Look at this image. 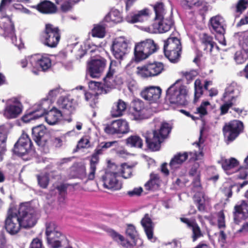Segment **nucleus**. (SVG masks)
I'll list each match as a JSON object with an SVG mask.
<instances>
[{"label":"nucleus","instance_id":"4d7b16f0","mask_svg":"<svg viewBox=\"0 0 248 248\" xmlns=\"http://www.w3.org/2000/svg\"><path fill=\"white\" fill-rule=\"evenodd\" d=\"M181 74L183 78L187 80V83H189L197 76L198 73L196 71L192 70L190 71H183L181 72Z\"/></svg>","mask_w":248,"mask_h":248},{"label":"nucleus","instance_id":"37998d69","mask_svg":"<svg viewBox=\"0 0 248 248\" xmlns=\"http://www.w3.org/2000/svg\"><path fill=\"white\" fill-rule=\"evenodd\" d=\"M12 0H1L0 4V12L2 14V18H6L10 23V26L12 29H14V23L12 20L11 16L5 14V7L10 4Z\"/></svg>","mask_w":248,"mask_h":248},{"label":"nucleus","instance_id":"7c9ffc66","mask_svg":"<svg viewBox=\"0 0 248 248\" xmlns=\"http://www.w3.org/2000/svg\"><path fill=\"white\" fill-rule=\"evenodd\" d=\"M149 14V10L144 9L137 13L131 12L125 16L126 21L130 23H135L141 22L143 20V16H147Z\"/></svg>","mask_w":248,"mask_h":248},{"label":"nucleus","instance_id":"72a5a7b5","mask_svg":"<svg viewBox=\"0 0 248 248\" xmlns=\"http://www.w3.org/2000/svg\"><path fill=\"white\" fill-rule=\"evenodd\" d=\"M188 154L192 153L184 152L179 153L174 156L170 162V166L172 168H177L182 165L188 158Z\"/></svg>","mask_w":248,"mask_h":248},{"label":"nucleus","instance_id":"f3484780","mask_svg":"<svg viewBox=\"0 0 248 248\" xmlns=\"http://www.w3.org/2000/svg\"><path fill=\"white\" fill-rule=\"evenodd\" d=\"M128 43L123 37L116 38L113 41L111 50L114 57L118 60L121 61L127 53Z\"/></svg>","mask_w":248,"mask_h":248},{"label":"nucleus","instance_id":"dca6fc26","mask_svg":"<svg viewBox=\"0 0 248 248\" xmlns=\"http://www.w3.org/2000/svg\"><path fill=\"white\" fill-rule=\"evenodd\" d=\"M162 90L158 86H149L144 88L140 93V96L150 104L156 103L159 101Z\"/></svg>","mask_w":248,"mask_h":248},{"label":"nucleus","instance_id":"0e129e2a","mask_svg":"<svg viewBox=\"0 0 248 248\" xmlns=\"http://www.w3.org/2000/svg\"><path fill=\"white\" fill-rule=\"evenodd\" d=\"M234 60L237 64H243L245 62L247 58L244 57L241 52L237 51L235 53Z\"/></svg>","mask_w":248,"mask_h":248},{"label":"nucleus","instance_id":"4c0bfd02","mask_svg":"<svg viewBox=\"0 0 248 248\" xmlns=\"http://www.w3.org/2000/svg\"><path fill=\"white\" fill-rule=\"evenodd\" d=\"M104 20L107 22H112L117 24L122 22L123 20V18L121 13L118 10L112 9L106 15Z\"/></svg>","mask_w":248,"mask_h":248},{"label":"nucleus","instance_id":"39448f33","mask_svg":"<svg viewBox=\"0 0 248 248\" xmlns=\"http://www.w3.org/2000/svg\"><path fill=\"white\" fill-rule=\"evenodd\" d=\"M178 81L172 84L166 91V99L170 104L185 106L188 103L186 100L187 91L184 85H177Z\"/></svg>","mask_w":248,"mask_h":248},{"label":"nucleus","instance_id":"bf43d9fd","mask_svg":"<svg viewBox=\"0 0 248 248\" xmlns=\"http://www.w3.org/2000/svg\"><path fill=\"white\" fill-rule=\"evenodd\" d=\"M121 174L124 178H128L132 175L131 168L125 164L121 166Z\"/></svg>","mask_w":248,"mask_h":248},{"label":"nucleus","instance_id":"c9c22d12","mask_svg":"<svg viewBox=\"0 0 248 248\" xmlns=\"http://www.w3.org/2000/svg\"><path fill=\"white\" fill-rule=\"evenodd\" d=\"M200 41L202 44L204 46V50L212 52L215 43L213 38L207 33H203L200 36Z\"/></svg>","mask_w":248,"mask_h":248},{"label":"nucleus","instance_id":"473e14b6","mask_svg":"<svg viewBox=\"0 0 248 248\" xmlns=\"http://www.w3.org/2000/svg\"><path fill=\"white\" fill-rule=\"evenodd\" d=\"M162 181L158 174L152 172L150 175V179L145 184L146 190L156 189L159 187Z\"/></svg>","mask_w":248,"mask_h":248},{"label":"nucleus","instance_id":"7ed1b4c3","mask_svg":"<svg viewBox=\"0 0 248 248\" xmlns=\"http://www.w3.org/2000/svg\"><path fill=\"white\" fill-rule=\"evenodd\" d=\"M45 234L47 243L51 248H60L62 247L63 243H69L66 236L59 231L57 226L53 222L46 224Z\"/></svg>","mask_w":248,"mask_h":248},{"label":"nucleus","instance_id":"1a4fd4ad","mask_svg":"<svg viewBox=\"0 0 248 248\" xmlns=\"http://www.w3.org/2000/svg\"><path fill=\"white\" fill-rule=\"evenodd\" d=\"M244 130V124L238 120H233L225 123L222 128L224 136L228 142L234 141Z\"/></svg>","mask_w":248,"mask_h":248},{"label":"nucleus","instance_id":"9b49d317","mask_svg":"<svg viewBox=\"0 0 248 248\" xmlns=\"http://www.w3.org/2000/svg\"><path fill=\"white\" fill-rule=\"evenodd\" d=\"M89 87L91 91L85 93V98L92 108H94L98 102L99 95L106 93L107 92L101 82L91 81L89 83Z\"/></svg>","mask_w":248,"mask_h":248},{"label":"nucleus","instance_id":"a19ab883","mask_svg":"<svg viewBox=\"0 0 248 248\" xmlns=\"http://www.w3.org/2000/svg\"><path fill=\"white\" fill-rule=\"evenodd\" d=\"M125 144L130 147L141 148L143 146V140L138 135H131L125 140Z\"/></svg>","mask_w":248,"mask_h":248},{"label":"nucleus","instance_id":"b1692460","mask_svg":"<svg viewBox=\"0 0 248 248\" xmlns=\"http://www.w3.org/2000/svg\"><path fill=\"white\" fill-rule=\"evenodd\" d=\"M116 62L111 61L108 71L103 78L104 85L108 88H113L116 85L114 75L116 73Z\"/></svg>","mask_w":248,"mask_h":248},{"label":"nucleus","instance_id":"2eb2a0df","mask_svg":"<svg viewBox=\"0 0 248 248\" xmlns=\"http://www.w3.org/2000/svg\"><path fill=\"white\" fill-rule=\"evenodd\" d=\"M118 175L117 172L107 170L101 177L104 187L113 191L121 189L122 184L118 180Z\"/></svg>","mask_w":248,"mask_h":248},{"label":"nucleus","instance_id":"bb28decb","mask_svg":"<svg viewBox=\"0 0 248 248\" xmlns=\"http://www.w3.org/2000/svg\"><path fill=\"white\" fill-rule=\"evenodd\" d=\"M22 109L21 103L9 105L4 109V116L9 119L17 118L21 113Z\"/></svg>","mask_w":248,"mask_h":248},{"label":"nucleus","instance_id":"de8ad7c7","mask_svg":"<svg viewBox=\"0 0 248 248\" xmlns=\"http://www.w3.org/2000/svg\"><path fill=\"white\" fill-rule=\"evenodd\" d=\"M99 161L91 158L90 161L89 172L88 174V180H93L95 178V173L96 170V166Z\"/></svg>","mask_w":248,"mask_h":248},{"label":"nucleus","instance_id":"423d86ee","mask_svg":"<svg viewBox=\"0 0 248 248\" xmlns=\"http://www.w3.org/2000/svg\"><path fill=\"white\" fill-rule=\"evenodd\" d=\"M158 49L159 46L151 39H146L136 43L134 48L135 61L140 62L144 60L156 52Z\"/></svg>","mask_w":248,"mask_h":248},{"label":"nucleus","instance_id":"e2e57ef3","mask_svg":"<svg viewBox=\"0 0 248 248\" xmlns=\"http://www.w3.org/2000/svg\"><path fill=\"white\" fill-rule=\"evenodd\" d=\"M202 0H185V4L189 9L194 7H199L202 5Z\"/></svg>","mask_w":248,"mask_h":248},{"label":"nucleus","instance_id":"79ce46f5","mask_svg":"<svg viewBox=\"0 0 248 248\" xmlns=\"http://www.w3.org/2000/svg\"><path fill=\"white\" fill-rule=\"evenodd\" d=\"M7 135L4 126L0 125V154H3L6 151V140Z\"/></svg>","mask_w":248,"mask_h":248},{"label":"nucleus","instance_id":"69168bd1","mask_svg":"<svg viewBox=\"0 0 248 248\" xmlns=\"http://www.w3.org/2000/svg\"><path fill=\"white\" fill-rule=\"evenodd\" d=\"M234 186H233V185H231L229 186H225L223 188V193L224 195L227 198V200H228L229 198H231L232 195V189L235 188Z\"/></svg>","mask_w":248,"mask_h":248},{"label":"nucleus","instance_id":"864d4df0","mask_svg":"<svg viewBox=\"0 0 248 248\" xmlns=\"http://www.w3.org/2000/svg\"><path fill=\"white\" fill-rule=\"evenodd\" d=\"M248 1L247 0H239L235 6V13L241 15L247 8Z\"/></svg>","mask_w":248,"mask_h":248},{"label":"nucleus","instance_id":"8fccbe9b","mask_svg":"<svg viewBox=\"0 0 248 248\" xmlns=\"http://www.w3.org/2000/svg\"><path fill=\"white\" fill-rule=\"evenodd\" d=\"M92 35L93 37L103 38L105 35V29L101 25L95 26L92 30Z\"/></svg>","mask_w":248,"mask_h":248},{"label":"nucleus","instance_id":"5701e85b","mask_svg":"<svg viewBox=\"0 0 248 248\" xmlns=\"http://www.w3.org/2000/svg\"><path fill=\"white\" fill-rule=\"evenodd\" d=\"M173 22L171 18H164L154 21L152 26L155 32L164 33L168 31L173 25Z\"/></svg>","mask_w":248,"mask_h":248},{"label":"nucleus","instance_id":"6e6d98bb","mask_svg":"<svg viewBox=\"0 0 248 248\" xmlns=\"http://www.w3.org/2000/svg\"><path fill=\"white\" fill-rule=\"evenodd\" d=\"M121 245L125 248H135L137 245L136 239L132 238H124L121 242Z\"/></svg>","mask_w":248,"mask_h":248},{"label":"nucleus","instance_id":"ddd939ff","mask_svg":"<svg viewBox=\"0 0 248 248\" xmlns=\"http://www.w3.org/2000/svg\"><path fill=\"white\" fill-rule=\"evenodd\" d=\"M131 109V114L135 120H142L149 118V110L148 107L140 99H135L132 101Z\"/></svg>","mask_w":248,"mask_h":248},{"label":"nucleus","instance_id":"aec40b11","mask_svg":"<svg viewBox=\"0 0 248 248\" xmlns=\"http://www.w3.org/2000/svg\"><path fill=\"white\" fill-rule=\"evenodd\" d=\"M58 107L65 115H70L75 111L77 102L70 96H62L57 101Z\"/></svg>","mask_w":248,"mask_h":248},{"label":"nucleus","instance_id":"c85d7f7f","mask_svg":"<svg viewBox=\"0 0 248 248\" xmlns=\"http://www.w3.org/2000/svg\"><path fill=\"white\" fill-rule=\"evenodd\" d=\"M36 9L44 14H52L57 12L56 6L51 1L45 0L41 1L36 6Z\"/></svg>","mask_w":248,"mask_h":248},{"label":"nucleus","instance_id":"0eeeda50","mask_svg":"<svg viewBox=\"0 0 248 248\" xmlns=\"http://www.w3.org/2000/svg\"><path fill=\"white\" fill-rule=\"evenodd\" d=\"M16 212L22 227L31 228L36 224V213L30 203L28 202L21 203Z\"/></svg>","mask_w":248,"mask_h":248},{"label":"nucleus","instance_id":"412c9836","mask_svg":"<svg viewBox=\"0 0 248 248\" xmlns=\"http://www.w3.org/2000/svg\"><path fill=\"white\" fill-rule=\"evenodd\" d=\"M46 112V108L43 103H40L31 110L26 112L22 117L21 120L24 123H29L43 117Z\"/></svg>","mask_w":248,"mask_h":248},{"label":"nucleus","instance_id":"ea45409f","mask_svg":"<svg viewBox=\"0 0 248 248\" xmlns=\"http://www.w3.org/2000/svg\"><path fill=\"white\" fill-rule=\"evenodd\" d=\"M62 145V140L59 138H50V135L49 138L46 140L42 149L46 153L49 149L52 147H60Z\"/></svg>","mask_w":248,"mask_h":248},{"label":"nucleus","instance_id":"9d476101","mask_svg":"<svg viewBox=\"0 0 248 248\" xmlns=\"http://www.w3.org/2000/svg\"><path fill=\"white\" fill-rule=\"evenodd\" d=\"M164 70L163 63L155 62L146 63L142 66H138L136 73L138 75L143 78H148L157 76Z\"/></svg>","mask_w":248,"mask_h":248},{"label":"nucleus","instance_id":"052dcab7","mask_svg":"<svg viewBox=\"0 0 248 248\" xmlns=\"http://www.w3.org/2000/svg\"><path fill=\"white\" fill-rule=\"evenodd\" d=\"M217 226L219 229L225 228V215L223 211H220L217 214Z\"/></svg>","mask_w":248,"mask_h":248},{"label":"nucleus","instance_id":"cd10ccee","mask_svg":"<svg viewBox=\"0 0 248 248\" xmlns=\"http://www.w3.org/2000/svg\"><path fill=\"white\" fill-rule=\"evenodd\" d=\"M117 143L118 141L116 140L108 142L103 141L101 142L97 146L94 153L91 156V158L99 161V155L104 154L108 149L117 144Z\"/></svg>","mask_w":248,"mask_h":248},{"label":"nucleus","instance_id":"c03bdc74","mask_svg":"<svg viewBox=\"0 0 248 248\" xmlns=\"http://www.w3.org/2000/svg\"><path fill=\"white\" fill-rule=\"evenodd\" d=\"M58 4H61V9L63 12H67L70 10L72 5L79 1V0H55Z\"/></svg>","mask_w":248,"mask_h":248},{"label":"nucleus","instance_id":"603ef678","mask_svg":"<svg viewBox=\"0 0 248 248\" xmlns=\"http://www.w3.org/2000/svg\"><path fill=\"white\" fill-rule=\"evenodd\" d=\"M125 234L127 238L136 239L137 231L133 224H129L127 225Z\"/></svg>","mask_w":248,"mask_h":248},{"label":"nucleus","instance_id":"6ab92c4d","mask_svg":"<svg viewBox=\"0 0 248 248\" xmlns=\"http://www.w3.org/2000/svg\"><path fill=\"white\" fill-rule=\"evenodd\" d=\"M49 134L43 125H39L32 128V138L37 145L43 148Z\"/></svg>","mask_w":248,"mask_h":248},{"label":"nucleus","instance_id":"774afa93","mask_svg":"<svg viewBox=\"0 0 248 248\" xmlns=\"http://www.w3.org/2000/svg\"><path fill=\"white\" fill-rule=\"evenodd\" d=\"M192 186L196 190H201L202 189V185L201 183L200 176L198 175L193 180L192 183Z\"/></svg>","mask_w":248,"mask_h":248},{"label":"nucleus","instance_id":"338daca9","mask_svg":"<svg viewBox=\"0 0 248 248\" xmlns=\"http://www.w3.org/2000/svg\"><path fill=\"white\" fill-rule=\"evenodd\" d=\"M30 248H43L42 241L38 238H34L31 243Z\"/></svg>","mask_w":248,"mask_h":248},{"label":"nucleus","instance_id":"58836bf2","mask_svg":"<svg viewBox=\"0 0 248 248\" xmlns=\"http://www.w3.org/2000/svg\"><path fill=\"white\" fill-rule=\"evenodd\" d=\"M154 12L155 13V21H157L158 19H162L164 17L166 13L165 5L163 2L161 1H158L152 5Z\"/></svg>","mask_w":248,"mask_h":248},{"label":"nucleus","instance_id":"a878e982","mask_svg":"<svg viewBox=\"0 0 248 248\" xmlns=\"http://www.w3.org/2000/svg\"><path fill=\"white\" fill-rule=\"evenodd\" d=\"M45 120L49 125L56 124L62 116V112L56 107H53L50 110L47 111L46 108Z\"/></svg>","mask_w":248,"mask_h":248},{"label":"nucleus","instance_id":"13d9d810","mask_svg":"<svg viewBox=\"0 0 248 248\" xmlns=\"http://www.w3.org/2000/svg\"><path fill=\"white\" fill-rule=\"evenodd\" d=\"M37 181L39 186L42 188H46L49 182V178L46 175H38Z\"/></svg>","mask_w":248,"mask_h":248},{"label":"nucleus","instance_id":"6e6552de","mask_svg":"<svg viewBox=\"0 0 248 248\" xmlns=\"http://www.w3.org/2000/svg\"><path fill=\"white\" fill-rule=\"evenodd\" d=\"M182 44L180 39L176 37H170L164 41L165 56L172 62H178L182 53Z\"/></svg>","mask_w":248,"mask_h":248},{"label":"nucleus","instance_id":"a18cd8bd","mask_svg":"<svg viewBox=\"0 0 248 248\" xmlns=\"http://www.w3.org/2000/svg\"><path fill=\"white\" fill-rule=\"evenodd\" d=\"M69 185L68 184L61 183L55 187L59 194V200L63 201L67 195V188Z\"/></svg>","mask_w":248,"mask_h":248},{"label":"nucleus","instance_id":"5fc2aeb1","mask_svg":"<svg viewBox=\"0 0 248 248\" xmlns=\"http://www.w3.org/2000/svg\"><path fill=\"white\" fill-rule=\"evenodd\" d=\"M104 131L109 135L118 134L117 120L113 121L110 124H108L105 127Z\"/></svg>","mask_w":248,"mask_h":248},{"label":"nucleus","instance_id":"f257e3e1","mask_svg":"<svg viewBox=\"0 0 248 248\" xmlns=\"http://www.w3.org/2000/svg\"><path fill=\"white\" fill-rule=\"evenodd\" d=\"M171 129V124L163 121L158 127L146 131L142 136L147 147L153 152L160 150L161 144L168 138Z\"/></svg>","mask_w":248,"mask_h":248},{"label":"nucleus","instance_id":"09e8293b","mask_svg":"<svg viewBox=\"0 0 248 248\" xmlns=\"http://www.w3.org/2000/svg\"><path fill=\"white\" fill-rule=\"evenodd\" d=\"M236 99V97L234 96H231V99L228 102L224 103L220 107V115H224L228 112L230 108H232L233 105V101Z\"/></svg>","mask_w":248,"mask_h":248},{"label":"nucleus","instance_id":"2f4dec72","mask_svg":"<svg viewBox=\"0 0 248 248\" xmlns=\"http://www.w3.org/2000/svg\"><path fill=\"white\" fill-rule=\"evenodd\" d=\"M141 224L144 228L148 239L151 240L154 235V225L148 214H146L141 220Z\"/></svg>","mask_w":248,"mask_h":248},{"label":"nucleus","instance_id":"c756f323","mask_svg":"<svg viewBox=\"0 0 248 248\" xmlns=\"http://www.w3.org/2000/svg\"><path fill=\"white\" fill-rule=\"evenodd\" d=\"M127 108L126 103L123 100L119 99L114 103L110 111L112 117L115 118L122 116Z\"/></svg>","mask_w":248,"mask_h":248},{"label":"nucleus","instance_id":"49530a36","mask_svg":"<svg viewBox=\"0 0 248 248\" xmlns=\"http://www.w3.org/2000/svg\"><path fill=\"white\" fill-rule=\"evenodd\" d=\"M118 134H126L129 131L128 123L124 120H117Z\"/></svg>","mask_w":248,"mask_h":248},{"label":"nucleus","instance_id":"4468645a","mask_svg":"<svg viewBox=\"0 0 248 248\" xmlns=\"http://www.w3.org/2000/svg\"><path fill=\"white\" fill-rule=\"evenodd\" d=\"M29 63L33 68L43 72L47 71L51 67V59L46 55L36 54L29 56Z\"/></svg>","mask_w":248,"mask_h":248},{"label":"nucleus","instance_id":"20e7f679","mask_svg":"<svg viewBox=\"0 0 248 248\" xmlns=\"http://www.w3.org/2000/svg\"><path fill=\"white\" fill-rule=\"evenodd\" d=\"M61 38V30L58 27L52 24H46L40 35V41L42 44L50 48H55L59 44Z\"/></svg>","mask_w":248,"mask_h":248},{"label":"nucleus","instance_id":"a211bd4d","mask_svg":"<svg viewBox=\"0 0 248 248\" xmlns=\"http://www.w3.org/2000/svg\"><path fill=\"white\" fill-rule=\"evenodd\" d=\"M107 60L103 58L92 60L88 63V73L93 78L101 76L106 67Z\"/></svg>","mask_w":248,"mask_h":248},{"label":"nucleus","instance_id":"f704fd0d","mask_svg":"<svg viewBox=\"0 0 248 248\" xmlns=\"http://www.w3.org/2000/svg\"><path fill=\"white\" fill-rule=\"evenodd\" d=\"M212 29L217 33L223 34L225 30L222 24V18L219 16H215L210 20Z\"/></svg>","mask_w":248,"mask_h":248},{"label":"nucleus","instance_id":"680f3d73","mask_svg":"<svg viewBox=\"0 0 248 248\" xmlns=\"http://www.w3.org/2000/svg\"><path fill=\"white\" fill-rule=\"evenodd\" d=\"M109 235L115 241L121 242L122 240L124 238V236L120 234L115 230L113 229H109L108 231Z\"/></svg>","mask_w":248,"mask_h":248},{"label":"nucleus","instance_id":"4be33fe9","mask_svg":"<svg viewBox=\"0 0 248 248\" xmlns=\"http://www.w3.org/2000/svg\"><path fill=\"white\" fill-rule=\"evenodd\" d=\"M180 221L186 224L192 231L191 238L193 242L203 236V232L195 219H189L186 217H180Z\"/></svg>","mask_w":248,"mask_h":248},{"label":"nucleus","instance_id":"3c124183","mask_svg":"<svg viewBox=\"0 0 248 248\" xmlns=\"http://www.w3.org/2000/svg\"><path fill=\"white\" fill-rule=\"evenodd\" d=\"M209 105L210 103L208 101L202 102L200 107L197 108L195 113L199 114L201 118L203 117L208 114L206 106Z\"/></svg>","mask_w":248,"mask_h":248},{"label":"nucleus","instance_id":"f03ea898","mask_svg":"<svg viewBox=\"0 0 248 248\" xmlns=\"http://www.w3.org/2000/svg\"><path fill=\"white\" fill-rule=\"evenodd\" d=\"M14 154L28 161L34 157L36 151L31 139L27 134H23L15 144L13 149Z\"/></svg>","mask_w":248,"mask_h":248},{"label":"nucleus","instance_id":"f8f14e48","mask_svg":"<svg viewBox=\"0 0 248 248\" xmlns=\"http://www.w3.org/2000/svg\"><path fill=\"white\" fill-rule=\"evenodd\" d=\"M4 227L6 231L11 235L17 233L22 227L16 210L15 208L11 207L9 209L5 220Z\"/></svg>","mask_w":248,"mask_h":248},{"label":"nucleus","instance_id":"393cba45","mask_svg":"<svg viewBox=\"0 0 248 248\" xmlns=\"http://www.w3.org/2000/svg\"><path fill=\"white\" fill-rule=\"evenodd\" d=\"M234 220L239 221V217L241 215V218H245L248 217V202L244 200L241 201L234 207L233 212Z\"/></svg>","mask_w":248,"mask_h":248},{"label":"nucleus","instance_id":"e433bc0d","mask_svg":"<svg viewBox=\"0 0 248 248\" xmlns=\"http://www.w3.org/2000/svg\"><path fill=\"white\" fill-rule=\"evenodd\" d=\"M218 163L221 165L222 169L226 171L235 168L239 165L238 161L233 157H231L229 159L221 158L218 161Z\"/></svg>","mask_w":248,"mask_h":248}]
</instances>
